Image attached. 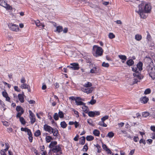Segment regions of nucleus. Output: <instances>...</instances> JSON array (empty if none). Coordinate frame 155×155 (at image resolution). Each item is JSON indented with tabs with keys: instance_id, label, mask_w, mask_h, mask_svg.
<instances>
[{
	"instance_id": "nucleus-64",
	"label": "nucleus",
	"mask_w": 155,
	"mask_h": 155,
	"mask_svg": "<svg viewBox=\"0 0 155 155\" xmlns=\"http://www.w3.org/2000/svg\"><path fill=\"white\" fill-rule=\"evenodd\" d=\"M1 155H6L5 154V151L4 150H1Z\"/></svg>"
},
{
	"instance_id": "nucleus-8",
	"label": "nucleus",
	"mask_w": 155,
	"mask_h": 155,
	"mask_svg": "<svg viewBox=\"0 0 155 155\" xmlns=\"http://www.w3.org/2000/svg\"><path fill=\"white\" fill-rule=\"evenodd\" d=\"M61 147L59 145L56 146L54 148H53L52 149H51L49 150V152L51 151H53L54 153H57L58 152H59L61 154L62 153L61 151Z\"/></svg>"
},
{
	"instance_id": "nucleus-7",
	"label": "nucleus",
	"mask_w": 155,
	"mask_h": 155,
	"mask_svg": "<svg viewBox=\"0 0 155 155\" xmlns=\"http://www.w3.org/2000/svg\"><path fill=\"white\" fill-rule=\"evenodd\" d=\"M43 128L45 131L48 132L50 134L52 133L54 131V129L50 126L46 124L44 125Z\"/></svg>"
},
{
	"instance_id": "nucleus-48",
	"label": "nucleus",
	"mask_w": 155,
	"mask_h": 155,
	"mask_svg": "<svg viewBox=\"0 0 155 155\" xmlns=\"http://www.w3.org/2000/svg\"><path fill=\"white\" fill-rule=\"evenodd\" d=\"M88 148L87 146V144H85L83 148V150L84 152H86L88 150Z\"/></svg>"
},
{
	"instance_id": "nucleus-20",
	"label": "nucleus",
	"mask_w": 155,
	"mask_h": 155,
	"mask_svg": "<svg viewBox=\"0 0 155 155\" xmlns=\"http://www.w3.org/2000/svg\"><path fill=\"white\" fill-rule=\"evenodd\" d=\"M57 144V142L56 141H52L51 142L49 146V147L51 149H52L53 147L55 146Z\"/></svg>"
},
{
	"instance_id": "nucleus-1",
	"label": "nucleus",
	"mask_w": 155,
	"mask_h": 155,
	"mask_svg": "<svg viewBox=\"0 0 155 155\" xmlns=\"http://www.w3.org/2000/svg\"><path fill=\"white\" fill-rule=\"evenodd\" d=\"M151 6L150 3L142 2L139 5L138 10L137 12L139 14L141 18H144L146 16L143 15V13H150L151 11Z\"/></svg>"
},
{
	"instance_id": "nucleus-52",
	"label": "nucleus",
	"mask_w": 155,
	"mask_h": 155,
	"mask_svg": "<svg viewBox=\"0 0 155 155\" xmlns=\"http://www.w3.org/2000/svg\"><path fill=\"white\" fill-rule=\"evenodd\" d=\"M0 106H1L3 108H4L5 106L4 102L1 100H0Z\"/></svg>"
},
{
	"instance_id": "nucleus-62",
	"label": "nucleus",
	"mask_w": 155,
	"mask_h": 155,
	"mask_svg": "<svg viewBox=\"0 0 155 155\" xmlns=\"http://www.w3.org/2000/svg\"><path fill=\"white\" fill-rule=\"evenodd\" d=\"M121 133H122L124 135V136L126 137L127 136V132L125 130H121Z\"/></svg>"
},
{
	"instance_id": "nucleus-46",
	"label": "nucleus",
	"mask_w": 155,
	"mask_h": 155,
	"mask_svg": "<svg viewBox=\"0 0 155 155\" xmlns=\"http://www.w3.org/2000/svg\"><path fill=\"white\" fill-rule=\"evenodd\" d=\"M96 100L94 99H91V101L88 102L89 104L93 105L95 104L96 102Z\"/></svg>"
},
{
	"instance_id": "nucleus-33",
	"label": "nucleus",
	"mask_w": 155,
	"mask_h": 155,
	"mask_svg": "<svg viewBox=\"0 0 155 155\" xmlns=\"http://www.w3.org/2000/svg\"><path fill=\"white\" fill-rule=\"evenodd\" d=\"M7 48L8 51L12 50L14 48V45L13 44L8 45L7 46Z\"/></svg>"
},
{
	"instance_id": "nucleus-13",
	"label": "nucleus",
	"mask_w": 155,
	"mask_h": 155,
	"mask_svg": "<svg viewBox=\"0 0 155 155\" xmlns=\"http://www.w3.org/2000/svg\"><path fill=\"white\" fill-rule=\"evenodd\" d=\"M89 116L91 117H93L95 115H99L100 113L99 111H90L87 113Z\"/></svg>"
},
{
	"instance_id": "nucleus-21",
	"label": "nucleus",
	"mask_w": 155,
	"mask_h": 155,
	"mask_svg": "<svg viewBox=\"0 0 155 155\" xmlns=\"http://www.w3.org/2000/svg\"><path fill=\"white\" fill-rule=\"evenodd\" d=\"M83 106L82 107L83 111L86 113H87L89 111V109L87 106L85 105H82Z\"/></svg>"
},
{
	"instance_id": "nucleus-3",
	"label": "nucleus",
	"mask_w": 155,
	"mask_h": 155,
	"mask_svg": "<svg viewBox=\"0 0 155 155\" xmlns=\"http://www.w3.org/2000/svg\"><path fill=\"white\" fill-rule=\"evenodd\" d=\"M132 70L135 73L133 74V75L134 76V79L133 84H134L137 83L138 82H140V80L142 78L141 74L138 72L137 69L136 68H132Z\"/></svg>"
},
{
	"instance_id": "nucleus-5",
	"label": "nucleus",
	"mask_w": 155,
	"mask_h": 155,
	"mask_svg": "<svg viewBox=\"0 0 155 155\" xmlns=\"http://www.w3.org/2000/svg\"><path fill=\"white\" fill-rule=\"evenodd\" d=\"M148 72L149 76L153 80L155 79V69L149 66L148 68Z\"/></svg>"
},
{
	"instance_id": "nucleus-63",
	"label": "nucleus",
	"mask_w": 155,
	"mask_h": 155,
	"mask_svg": "<svg viewBox=\"0 0 155 155\" xmlns=\"http://www.w3.org/2000/svg\"><path fill=\"white\" fill-rule=\"evenodd\" d=\"M139 139L137 137H134V140L135 142L138 141Z\"/></svg>"
},
{
	"instance_id": "nucleus-60",
	"label": "nucleus",
	"mask_w": 155,
	"mask_h": 155,
	"mask_svg": "<svg viewBox=\"0 0 155 155\" xmlns=\"http://www.w3.org/2000/svg\"><path fill=\"white\" fill-rule=\"evenodd\" d=\"M150 129L153 132H155V126H151L150 127Z\"/></svg>"
},
{
	"instance_id": "nucleus-35",
	"label": "nucleus",
	"mask_w": 155,
	"mask_h": 155,
	"mask_svg": "<svg viewBox=\"0 0 155 155\" xmlns=\"http://www.w3.org/2000/svg\"><path fill=\"white\" fill-rule=\"evenodd\" d=\"M98 124L102 127H107V125L102 121L99 122Z\"/></svg>"
},
{
	"instance_id": "nucleus-51",
	"label": "nucleus",
	"mask_w": 155,
	"mask_h": 155,
	"mask_svg": "<svg viewBox=\"0 0 155 155\" xmlns=\"http://www.w3.org/2000/svg\"><path fill=\"white\" fill-rule=\"evenodd\" d=\"M72 110L74 111V114L77 115L76 117H78L79 116L78 112V111L75 110L74 109H73Z\"/></svg>"
},
{
	"instance_id": "nucleus-10",
	"label": "nucleus",
	"mask_w": 155,
	"mask_h": 155,
	"mask_svg": "<svg viewBox=\"0 0 155 155\" xmlns=\"http://www.w3.org/2000/svg\"><path fill=\"white\" fill-rule=\"evenodd\" d=\"M82 91L87 94H89L91 93L93 90V87L84 88L83 87L81 89Z\"/></svg>"
},
{
	"instance_id": "nucleus-14",
	"label": "nucleus",
	"mask_w": 155,
	"mask_h": 155,
	"mask_svg": "<svg viewBox=\"0 0 155 155\" xmlns=\"http://www.w3.org/2000/svg\"><path fill=\"white\" fill-rule=\"evenodd\" d=\"M70 65L72 66H71V68L73 70H78L79 68V64L78 63H71Z\"/></svg>"
},
{
	"instance_id": "nucleus-2",
	"label": "nucleus",
	"mask_w": 155,
	"mask_h": 155,
	"mask_svg": "<svg viewBox=\"0 0 155 155\" xmlns=\"http://www.w3.org/2000/svg\"><path fill=\"white\" fill-rule=\"evenodd\" d=\"M103 50L102 48L97 45H95L93 48V54L96 57L100 56L102 55Z\"/></svg>"
},
{
	"instance_id": "nucleus-29",
	"label": "nucleus",
	"mask_w": 155,
	"mask_h": 155,
	"mask_svg": "<svg viewBox=\"0 0 155 155\" xmlns=\"http://www.w3.org/2000/svg\"><path fill=\"white\" fill-rule=\"evenodd\" d=\"M34 136L35 137H38L41 134V132L40 130H37L34 133Z\"/></svg>"
},
{
	"instance_id": "nucleus-50",
	"label": "nucleus",
	"mask_w": 155,
	"mask_h": 155,
	"mask_svg": "<svg viewBox=\"0 0 155 155\" xmlns=\"http://www.w3.org/2000/svg\"><path fill=\"white\" fill-rule=\"evenodd\" d=\"M14 89L17 92H20L21 91L18 88L17 86H15L14 87Z\"/></svg>"
},
{
	"instance_id": "nucleus-59",
	"label": "nucleus",
	"mask_w": 155,
	"mask_h": 155,
	"mask_svg": "<svg viewBox=\"0 0 155 155\" xmlns=\"http://www.w3.org/2000/svg\"><path fill=\"white\" fill-rule=\"evenodd\" d=\"M87 122L88 124H89L90 125L93 126V125L92 124V121L91 120H87Z\"/></svg>"
},
{
	"instance_id": "nucleus-32",
	"label": "nucleus",
	"mask_w": 155,
	"mask_h": 155,
	"mask_svg": "<svg viewBox=\"0 0 155 155\" xmlns=\"http://www.w3.org/2000/svg\"><path fill=\"white\" fill-rule=\"evenodd\" d=\"M86 139L87 141H91L93 140L94 137L91 135L87 136Z\"/></svg>"
},
{
	"instance_id": "nucleus-43",
	"label": "nucleus",
	"mask_w": 155,
	"mask_h": 155,
	"mask_svg": "<svg viewBox=\"0 0 155 155\" xmlns=\"http://www.w3.org/2000/svg\"><path fill=\"white\" fill-rule=\"evenodd\" d=\"M102 66L103 67L108 68L109 67V64L108 63L104 62L102 63Z\"/></svg>"
},
{
	"instance_id": "nucleus-23",
	"label": "nucleus",
	"mask_w": 155,
	"mask_h": 155,
	"mask_svg": "<svg viewBox=\"0 0 155 155\" xmlns=\"http://www.w3.org/2000/svg\"><path fill=\"white\" fill-rule=\"evenodd\" d=\"M35 24L37 26L41 27V26L42 27H44L45 25L40 23V21L39 20H37L35 21Z\"/></svg>"
},
{
	"instance_id": "nucleus-6",
	"label": "nucleus",
	"mask_w": 155,
	"mask_h": 155,
	"mask_svg": "<svg viewBox=\"0 0 155 155\" xmlns=\"http://www.w3.org/2000/svg\"><path fill=\"white\" fill-rule=\"evenodd\" d=\"M8 26L10 29L13 31L18 32L19 31V28L17 25L10 23L8 24Z\"/></svg>"
},
{
	"instance_id": "nucleus-41",
	"label": "nucleus",
	"mask_w": 155,
	"mask_h": 155,
	"mask_svg": "<svg viewBox=\"0 0 155 155\" xmlns=\"http://www.w3.org/2000/svg\"><path fill=\"white\" fill-rule=\"evenodd\" d=\"M58 116L60 118H63L64 117V114H63V112H62V111H59L58 112Z\"/></svg>"
},
{
	"instance_id": "nucleus-38",
	"label": "nucleus",
	"mask_w": 155,
	"mask_h": 155,
	"mask_svg": "<svg viewBox=\"0 0 155 155\" xmlns=\"http://www.w3.org/2000/svg\"><path fill=\"white\" fill-rule=\"evenodd\" d=\"M19 118L21 124H25V122L24 119L22 117H20Z\"/></svg>"
},
{
	"instance_id": "nucleus-9",
	"label": "nucleus",
	"mask_w": 155,
	"mask_h": 155,
	"mask_svg": "<svg viewBox=\"0 0 155 155\" xmlns=\"http://www.w3.org/2000/svg\"><path fill=\"white\" fill-rule=\"evenodd\" d=\"M83 100L80 97H76L75 99V102L77 105H85V104L81 101Z\"/></svg>"
},
{
	"instance_id": "nucleus-44",
	"label": "nucleus",
	"mask_w": 155,
	"mask_h": 155,
	"mask_svg": "<svg viewBox=\"0 0 155 155\" xmlns=\"http://www.w3.org/2000/svg\"><path fill=\"white\" fill-rule=\"evenodd\" d=\"M16 110L17 112H19L22 110H24L20 106H18L16 107Z\"/></svg>"
},
{
	"instance_id": "nucleus-37",
	"label": "nucleus",
	"mask_w": 155,
	"mask_h": 155,
	"mask_svg": "<svg viewBox=\"0 0 155 155\" xmlns=\"http://www.w3.org/2000/svg\"><path fill=\"white\" fill-rule=\"evenodd\" d=\"M85 137L84 136L82 137L81 140L80 141V143L82 145L84 144L85 142Z\"/></svg>"
},
{
	"instance_id": "nucleus-19",
	"label": "nucleus",
	"mask_w": 155,
	"mask_h": 155,
	"mask_svg": "<svg viewBox=\"0 0 155 155\" xmlns=\"http://www.w3.org/2000/svg\"><path fill=\"white\" fill-rule=\"evenodd\" d=\"M149 99L147 97H142L140 99V101L141 102L144 104H145L147 103Z\"/></svg>"
},
{
	"instance_id": "nucleus-54",
	"label": "nucleus",
	"mask_w": 155,
	"mask_h": 155,
	"mask_svg": "<svg viewBox=\"0 0 155 155\" xmlns=\"http://www.w3.org/2000/svg\"><path fill=\"white\" fill-rule=\"evenodd\" d=\"M20 81L21 83L22 84L25 83L26 81L25 78L24 77L22 78L21 79Z\"/></svg>"
},
{
	"instance_id": "nucleus-49",
	"label": "nucleus",
	"mask_w": 155,
	"mask_h": 155,
	"mask_svg": "<svg viewBox=\"0 0 155 155\" xmlns=\"http://www.w3.org/2000/svg\"><path fill=\"white\" fill-rule=\"evenodd\" d=\"M107 136L110 138H112L114 136V134L112 132H109L107 134Z\"/></svg>"
},
{
	"instance_id": "nucleus-27",
	"label": "nucleus",
	"mask_w": 155,
	"mask_h": 155,
	"mask_svg": "<svg viewBox=\"0 0 155 155\" xmlns=\"http://www.w3.org/2000/svg\"><path fill=\"white\" fill-rule=\"evenodd\" d=\"M52 133H53V135L54 136L57 137L58 135V130L56 128L54 129V131H53V132H52Z\"/></svg>"
},
{
	"instance_id": "nucleus-56",
	"label": "nucleus",
	"mask_w": 155,
	"mask_h": 155,
	"mask_svg": "<svg viewBox=\"0 0 155 155\" xmlns=\"http://www.w3.org/2000/svg\"><path fill=\"white\" fill-rule=\"evenodd\" d=\"M102 147L103 149L105 150L106 151L108 149V148L107 147V146L104 144H103Z\"/></svg>"
},
{
	"instance_id": "nucleus-30",
	"label": "nucleus",
	"mask_w": 155,
	"mask_h": 155,
	"mask_svg": "<svg viewBox=\"0 0 155 155\" xmlns=\"http://www.w3.org/2000/svg\"><path fill=\"white\" fill-rule=\"evenodd\" d=\"M135 39L137 41H139L142 39V36L141 35L137 34L135 36Z\"/></svg>"
},
{
	"instance_id": "nucleus-36",
	"label": "nucleus",
	"mask_w": 155,
	"mask_h": 155,
	"mask_svg": "<svg viewBox=\"0 0 155 155\" xmlns=\"http://www.w3.org/2000/svg\"><path fill=\"white\" fill-rule=\"evenodd\" d=\"M18 112L16 116L17 117H21V116L24 113V110H22L21 111Z\"/></svg>"
},
{
	"instance_id": "nucleus-12",
	"label": "nucleus",
	"mask_w": 155,
	"mask_h": 155,
	"mask_svg": "<svg viewBox=\"0 0 155 155\" xmlns=\"http://www.w3.org/2000/svg\"><path fill=\"white\" fill-rule=\"evenodd\" d=\"M2 95L5 98L6 101L9 102L10 103L11 102V101H10V97L8 96L7 93L6 91L5 90L4 91H2Z\"/></svg>"
},
{
	"instance_id": "nucleus-24",
	"label": "nucleus",
	"mask_w": 155,
	"mask_h": 155,
	"mask_svg": "<svg viewBox=\"0 0 155 155\" xmlns=\"http://www.w3.org/2000/svg\"><path fill=\"white\" fill-rule=\"evenodd\" d=\"M93 134L96 136H99L100 135V132L99 131L97 130H94L93 131Z\"/></svg>"
},
{
	"instance_id": "nucleus-31",
	"label": "nucleus",
	"mask_w": 155,
	"mask_h": 155,
	"mask_svg": "<svg viewBox=\"0 0 155 155\" xmlns=\"http://www.w3.org/2000/svg\"><path fill=\"white\" fill-rule=\"evenodd\" d=\"M46 141L47 143H49L52 140V137L49 136H48L46 137L45 138Z\"/></svg>"
},
{
	"instance_id": "nucleus-39",
	"label": "nucleus",
	"mask_w": 155,
	"mask_h": 155,
	"mask_svg": "<svg viewBox=\"0 0 155 155\" xmlns=\"http://www.w3.org/2000/svg\"><path fill=\"white\" fill-rule=\"evenodd\" d=\"M108 37L110 39H112L115 37V35L112 33H110L108 35Z\"/></svg>"
},
{
	"instance_id": "nucleus-42",
	"label": "nucleus",
	"mask_w": 155,
	"mask_h": 155,
	"mask_svg": "<svg viewBox=\"0 0 155 155\" xmlns=\"http://www.w3.org/2000/svg\"><path fill=\"white\" fill-rule=\"evenodd\" d=\"M149 114V113L147 112H144L142 113V116L144 117H147Z\"/></svg>"
},
{
	"instance_id": "nucleus-45",
	"label": "nucleus",
	"mask_w": 155,
	"mask_h": 155,
	"mask_svg": "<svg viewBox=\"0 0 155 155\" xmlns=\"http://www.w3.org/2000/svg\"><path fill=\"white\" fill-rule=\"evenodd\" d=\"M109 116L107 115H106L103 117L101 118V120L103 122H104V121L106 120H107L108 119Z\"/></svg>"
},
{
	"instance_id": "nucleus-61",
	"label": "nucleus",
	"mask_w": 155,
	"mask_h": 155,
	"mask_svg": "<svg viewBox=\"0 0 155 155\" xmlns=\"http://www.w3.org/2000/svg\"><path fill=\"white\" fill-rule=\"evenodd\" d=\"M29 103L30 104H35V101L33 100H31L28 101Z\"/></svg>"
},
{
	"instance_id": "nucleus-58",
	"label": "nucleus",
	"mask_w": 155,
	"mask_h": 155,
	"mask_svg": "<svg viewBox=\"0 0 155 155\" xmlns=\"http://www.w3.org/2000/svg\"><path fill=\"white\" fill-rule=\"evenodd\" d=\"M3 124L4 125H5L6 126H8L9 125L8 123L6 121L3 122Z\"/></svg>"
},
{
	"instance_id": "nucleus-53",
	"label": "nucleus",
	"mask_w": 155,
	"mask_h": 155,
	"mask_svg": "<svg viewBox=\"0 0 155 155\" xmlns=\"http://www.w3.org/2000/svg\"><path fill=\"white\" fill-rule=\"evenodd\" d=\"M29 129H28L27 128H23V127H21V131H25V132H27L28 130Z\"/></svg>"
},
{
	"instance_id": "nucleus-26",
	"label": "nucleus",
	"mask_w": 155,
	"mask_h": 155,
	"mask_svg": "<svg viewBox=\"0 0 155 155\" xmlns=\"http://www.w3.org/2000/svg\"><path fill=\"white\" fill-rule=\"evenodd\" d=\"M29 86L25 83L22 84L20 86V87L22 89H28Z\"/></svg>"
},
{
	"instance_id": "nucleus-17",
	"label": "nucleus",
	"mask_w": 155,
	"mask_h": 155,
	"mask_svg": "<svg viewBox=\"0 0 155 155\" xmlns=\"http://www.w3.org/2000/svg\"><path fill=\"white\" fill-rule=\"evenodd\" d=\"M18 97L19 100L21 103H23L24 102V98L23 95L19 94L18 95Z\"/></svg>"
},
{
	"instance_id": "nucleus-15",
	"label": "nucleus",
	"mask_w": 155,
	"mask_h": 155,
	"mask_svg": "<svg viewBox=\"0 0 155 155\" xmlns=\"http://www.w3.org/2000/svg\"><path fill=\"white\" fill-rule=\"evenodd\" d=\"M143 63L141 61H140L137 64V68L136 67H133V68H136L137 69V71H138V72H139V71H141L142 70V67H143Z\"/></svg>"
},
{
	"instance_id": "nucleus-57",
	"label": "nucleus",
	"mask_w": 155,
	"mask_h": 155,
	"mask_svg": "<svg viewBox=\"0 0 155 155\" xmlns=\"http://www.w3.org/2000/svg\"><path fill=\"white\" fill-rule=\"evenodd\" d=\"M140 143H143L144 144H146V141L145 140L141 139L139 141Z\"/></svg>"
},
{
	"instance_id": "nucleus-16",
	"label": "nucleus",
	"mask_w": 155,
	"mask_h": 155,
	"mask_svg": "<svg viewBox=\"0 0 155 155\" xmlns=\"http://www.w3.org/2000/svg\"><path fill=\"white\" fill-rule=\"evenodd\" d=\"M118 57L122 60V62L123 63H124L127 59L126 56L124 55H119Z\"/></svg>"
},
{
	"instance_id": "nucleus-28",
	"label": "nucleus",
	"mask_w": 155,
	"mask_h": 155,
	"mask_svg": "<svg viewBox=\"0 0 155 155\" xmlns=\"http://www.w3.org/2000/svg\"><path fill=\"white\" fill-rule=\"evenodd\" d=\"M63 31V27L61 26H59L56 27V31L60 33Z\"/></svg>"
},
{
	"instance_id": "nucleus-4",
	"label": "nucleus",
	"mask_w": 155,
	"mask_h": 155,
	"mask_svg": "<svg viewBox=\"0 0 155 155\" xmlns=\"http://www.w3.org/2000/svg\"><path fill=\"white\" fill-rule=\"evenodd\" d=\"M0 5L4 7L7 10H12V7L7 4L5 0H0Z\"/></svg>"
},
{
	"instance_id": "nucleus-25",
	"label": "nucleus",
	"mask_w": 155,
	"mask_h": 155,
	"mask_svg": "<svg viewBox=\"0 0 155 155\" xmlns=\"http://www.w3.org/2000/svg\"><path fill=\"white\" fill-rule=\"evenodd\" d=\"M134 64V61L132 59H129L127 61V64L129 66H131Z\"/></svg>"
},
{
	"instance_id": "nucleus-11",
	"label": "nucleus",
	"mask_w": 155,
	"mask_h": 155,
	"mask_svg": "<svg viewBox=\"0 0 155 155\" xmlns=\"http://www.w3.org/2000/svg\"><path fill=\"white\" fill-rule=\"evenodd\" d=\"M29 113L31 123V124H33L35 121V116L31 111L29 110Z\"/></svg>"
},
{
	"instance_id": "nucleus-40",
	"label": "nucleus",
	"mask_w": 155,
	"mask_h": 155,
	"mask_svg": "<svg viewBox=\"0 0 155 155\" xmlns=\"http://www.w3.org/2000/svg\"><path fill=\"white\" fill-rule=\"evenodd\" d=\"M58 114L57 113H55L54 115V118L55 120H57L59 119Z\"/></svg>"
},
{
	"instance_id": "nucleus-18",
	"label": "nucleus",
	"mask_w": 155,
	"mask_h": 155,
	"mask_svg": "<svg viewBox=\"0 0 155 155\" xmlns=\"http://www.w3.org/2000/svg\"><path fill=\"white\" fill-rule=\"evenodd\" d=\"M98 71H97V67H94L93 68L91 69L90 71V73H97Z\"/></svg>"
},
{
	"instance_id": "nucleus-55",
	"label": "nucleus",
	"mask_w": 155,
	"mask_h": 155,
	"mask_svg": "<svg viewBox=\"0 0 155 155\" xmlns=\"http://www.w3.org/2000/svg\"><path fill=\"white\" fill-rule=\"evenodd\" d=\"M27 132V134L28 135L29 137L32 135V134L30 130L29 129Z\"/></svg>"
},
{
	"instance_id": "nucleus-22",
	"label": "nucleus",
	"mask_w": 155,
	"mask_h": 155,
	"mask_svg": "<svg viewBox=\"0 0 155 155\" xmlns=\"http://www.w3.org/2000/svg\"><path fill=\"white\" fill-rule=\"evenodd\" d=\"M92 84L91 83L89 82H87L83 85V86L84 87V88L92 87Z\"/></svg>"
},
{
	"instance_id": "nucleus-47",
	"label": "nucleus",
	"mask_w": 155,
	"mask_h": 155,
	"mask_svg": "<svg viewBox=\"0 0 155 155\" xmlns=\"http://www.w3.org/2000/svg\"><path fill=\"white\" fill-rule=\"evenodd\" d=\"M151 92V90L150 88H147L144 91V94H148Z\"/></svg>"
},
{
	"instance_id": "nucleus-34",
	"label": "nucleus",
	"mask_w": 155,
	"mask_h": 155,
	"mask_svg": "<svg viewBox=\"0 0 155 155\" xmlns=\"http://www.w3.org/2000/svg\"><path fill=\"white\" fill-rule=\"evenodd\" d=\"M60 125L61 126V127L63 128H65L67 126V124L64 121L61 122V123Z\"/></svg>"
}]
</instances>
